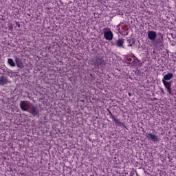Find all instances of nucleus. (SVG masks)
Listing matches in <instances>:
<instances>
[{
  "instance_id": "1",
  "label": "nucleus",
  "mask_w": 176,
  "mask_h": 176,
  "mask_svg": "<svg viewBox=\"0 0 176 176\" xmlns=\"http://www.w3.org/2000/svg\"><path fill=\"white\" fill-rule=\"evenodd\" d=\"M174 78V74L173 73H168L164 76L162 79V82L164 86L166 88L168 93L171 96V82H166V80H170Z\"/></svg>"
},
{
  "instance_id": "2",
  "label": "nucleus",
  "mask_w": 176,
  "mask_h": 176,
  "mask_svg": "<svg viewBox=\"0 0 176 176\" xmlns=\"http://www.w3.org/2000/svg\"><path fill=\"white\" fill-rule=\"evenodd\" d=\"M30 105L31 104L30 101H27V100H22L19 104L21 109L26 112H28Z\"/></svg>"
},
{
  "instance_id": "3",
  "label": "nucleus",
  "mask_w": 176,
  "mask_h": 176,
  "mask_svg": "<svg viewBox=\"0 0 176 176\" xmlns=\"http://www.w3.org/2000/svg\"><path fill=\"white\" fill-rule=\"evenodd\" d=\"M28 112H29V113H31V115H32L33 116H35L36 115H38V113H39L38 107H35L32 104H30V106L28 109Z\"/></svg>"
},
{
  "instance_id": "4",
  "label": "nucleus",
  "mask_w": 176,
  "mask_h": 176,
  "mask_svg": "<svg viewBox=\"0 0 176 176\" xmlns=\"http://www.w3.org/2000/svg\"><path fill=\"white\" fill-rule=\"evenodd\" d=\"M104 37L107 41H112L113 39V33H112V31L109 30L104 32Z\"/></svg>"
},
{
  "instance_id": "5",
  "label": "nucleus",
  "mask_w": 176,
  "mask_h": 176,
  "mask_svg": "<svg viewBox=\"0 0 176 176\" xmlns=\"http://www.w3.org/2000/svg\"><path fill=\"white\" fill-rule=\"evenodd\" d=\"M147 35L150 41H155V39H156V36H157V34L153 30L148 31Z\"/></svg>"
},
{
  "instance_id": "6",
  "label": "nucleus",
  "mask_w": 176,
  "mask_h": 176,
  "mask_svg": "<svg viewBox=\"0 0 176 176\" xmlns=\"http://www.w3.org/2000/svg\"><path fill=\"white\" fill-rule=\"evenodd\" d=\"M146 137H147V138H148V140H150L151 141H153L154 142L160 141V140L159 139V137H157V135L153 134V133L147 134Z\"/></svg>"
},
{
  "instance_id": "7",
  "label": "nucleus",
  "mask_w": 176,
  "mask_h": 176,
  "mask_svg": "<svg viewBox=\"0 0 176 176\" xmlns=\"http://www.w3.org/2000/svg\"><path fill=\"white\" fill-rule=\"evenodd\" d=\"M8 83H10V81H9L8 78H6L5 76H2L0 77V86L8 85Z\"/></svg>"
},
{
  "instance_id": "8",
  "label": "nucleus",
  "mask_w": 176,
  "mask_h": 176,
  "mask_svg": "<svg viewBox=\"0 0 176 176\" xmlns=\"http://www.w3.org/2000/svg\"><path fill=\"white\" fill-rule=\"evenodd\" d=\"M14 60L18 68H21V69L24 68V65L23 64V62H21V59L16 56Z\"/></svg>"
},
{
  "instance_id": "9",
  "label": "nucleus",
  "mask_w": 176,
  "mask_h": 176,
  "mask_svg": "<svg viewBox=\"0 0 176 176\" xmlns=\"http://www.w3.org/2000/svg\"><path fill=\"white\" fill-rule=\"evenodd\" d=\"M116 43L118 47H124V46L123 45L124 43V41L123 40V38H118Z\"/></svg>"
},
{
  "instance_id": "10",
  "label": "nucleus",
  "mask_w": 176,
  "mask_h": 176,
  "mask_svg": "<svg viewBox=\"0 0 176 176\" xmlns=\"http://www.w3.org/2000/svg\"><path fill=\"white\" fill-rule=\"evenodd\" d=\"M8 64L10 65V67H16V64L14 63V60L12 58H8Z\"/></svg>"
},
{
  "instance_id": "11",
  "label": "nucleus",
  "mask_w": 176,
  "mask_h": 176,
  "mask_svg": "<svg viewBox=\"0 0 176 176\" xmlns=\"http://www.w3.org/2000/svg\"><path fill=\"white\" fill-rule=\"evenodd\" d=\"M102 64H104V61H102L100 58H98L95 63L96 65H101Z\"/></svg>"
},
{
  "instance_id": "12",
  "label": "nucleus",
  "mask_w": 176,
  "mask_h": 176,
  "mask_svg": "<svg viewBox=\"0 0 176 176\" xmlns=\"http://www.w3.org/2000/svg\"><path fill=\"white\" fill-rule=\"evenodd\" d=\"M113 122L116 123V124H122V122H120V120H118L117 118H113Z\"/></svg>"
},
{
  "instance_id": "13",
  "label": "nucleus",
  "mask_w": 176,
  "mask_h": 176,
  "mask_svg": "<svg viewBox=\"0 0 176 176\" xmlns=\"http://www.w3.org/2000/svg\"><path fill=\"white\" fill-rule=\"evenodd\" d=\"M8 29L10 31H13V25H12V23H10L8 25Z\"/></svg>"
},
{
  "instance_id": "14",
  "label": "nucleus",
  "mask_w": 176,
  "mask_h": 176,
  "mask_svg": "<svg viewBox=\"0 0 176 176\" xmlns=\"http://www.w3.org/2000/svg\"><path fill=\"white\" fill-rule=\"evenodd\" d=\"M109 115H110L111 118L112 119H115V116H113V114H112V113L111 111H109Z\"/></svg>"
},
{
  "instance_id": "15",
  "label": "nucleus",
  "mask_w": 176,
  "mask_h": 176,
  "mask_svg": "<svg viewBox=\"0 0 176 176\" xmlns=\"http://www.w3.org/2000/svg\"><path fill=\"white\" fill-rule=\"evenodd\" d=\"M16 25H17V27L20 28V23L19 22H16Z\"/></svg>"
},
{
  "instance_id": "16",
  "label": "nucleus",
  "mask_w": 176,
  "mask_h": 176,
  "mask_svg": "<svg viewBox=\"0 0 176 176\" xmlns=\"http://www.w3.org/2000/svg\"><path fill=\"white\" fill-rule=\"evenodd\" d=\"M161 92L162 93V94H164V90H163V89H161Z\"/></svg>"
},
{
  "instance_id": "17",
  "label": "nucleus",
  "mask_w": 176,
  "mask_h": 176,
  "mask_svg": "<svg viewBox=\"0 0 176 176\" xmlns=\"http://www.w3.org/2000/svg\"><path fill=\"white\" fill-rule=\"evenodd\" d=\"M128 60L130 61V58H128Z\"/></svg>"
},
{
  "instance_id": "18",
  "label": "nucleus",
  "mask_w": 176,
  "mask_h": 176,
  "mask_svg": "<svg viewBox=\"0 0 176 176\" xmlns=\"http://www.w3.org/2000/svg\"><path fill=\"white\" fill-rule=\"evenodd\" d=\"M90 176H94V175H91Z\"/></svg>"
},
{
  "instance_id": "19",
  "label": "nucleus",
  "mask_w": 176,
  "mask_h": 176,
  "mask_svg": "<svg viewBox=\"0 0 176 176\" xmlns=\"http://www.w3.org/2000/svg\"><path fill=\"white\" fill-rule=\"evenodd\" d=\"M130 46H133V45L130 44Z\"/></svg>"
}]
</instances>
